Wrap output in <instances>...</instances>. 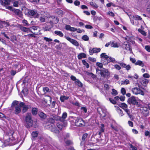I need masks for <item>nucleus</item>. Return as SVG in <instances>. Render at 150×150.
I'll return each instance as SVG.
<instances>
[{
	"mask_svg": "<svg viewBox=\"0 0 150 150\" xmlns=\"http://www.w3.org/2000/svg\"><path fill=\"white\" fill-rule=\"evenodd\" d=\"M131 91L133 94L135 95L140 94L142 96L144 95V92L138 87L133 88H132Z\"/></svg>",
	"mask_w": 150,
	"mask_h": 150,
	"instance_id": "4",
	"label": "nucleus"
},
{
	"mask_svg": "<svg viewBox=\"0 0 150 150\" xmlns=\"http://www.w3.org/2000/svg\"><path fill=\"white\" fill-rule=\"evenodd\" d=\"M100 57L101 58V59H104V60H108L109 58V57L104 53H102L100 55Z\"/></svg>",
	"mask_w": 150,
	"mask_h": 150,
	"instance_id": "18",
	"label": "nucleus"
},
{
	"mask_svg": "<svg viewBox=\"0 0 150 150\" xmlns=\"http://www.w3.org/2000/svg\"><path fill=\"white\" fill-rule=\"evenodd\" d=\"M130 148L132 149V150H137V147L132 144H130Z\"/></svg>",
	"mask_w": 150,
	"mask_h": 150,
	"instance_id": "63",
	"label": "nucleus"
},
{
	"mask_svg": "<svg viewBox=\"0 0 150 150\" xmlns=\"http://www.w3.org/2000/svg\"><path fill=\"white\" fill-rule=\"evenodd\" d=\"M38 133L37 131L33 132L32 133V136L33 138L37 137L38 135Z\"/></svg>",
	"mask_w": 150,
	"mask_h": 150,
	"instance_id": "37",
	"label": "nucleus"
},
{
	"mask_svg": "<svg viewBox=\"0 0 150 150\" xmlns=\"http://www.w3.org/2000/svg\"><path fill=\"white\" fill-rule=\"evenodd\" d=\"M54 33L55 34L61 37H62L64 35V34L62 32L56 30L54 32Z\"/></svg>",
	"mask_w": 150,
	"mask_h": 150,
	"instance_id": "28",
	"label": "nucleus"
},
{
	"mask_svg": "<svg viewBox=\"0 0 150 150\" xmlns=\"http://www.w3.org/2000/svg\"><path fill=\"white\" fill-rule=\"evenodd\" d=\"M15 13L19 17L21 18L23 16L22 12L19 9H16L15 11Z\"/></svg>",
	"mask_w": 150,
	"mask_h": 150,
	"instance_id": "20",
	"label": "nucleus"
},
{
	"mask_svg": "<svg viewBox=\"0 0 150 150\" xmlns=\"http://www.w3.org/2000/svg\"><path fill=\"white\" fill-rule=\"evenodd\" d=\"M19 28L22 31L24 32H27L30 30L29 28H26L21 25H20Z\"/></svg>",
	"mask_w": 150,
	"mask_h": 150,
	"instance_id": "19",
	"label": "nucleus"
},
{
	"mask_svg": "<svg viewBox=\"0 0 150 150\" xmlns=\"http://www.w3.org/2000/svg\"><path fill=\"white\" fill-rule=\"evenodd\" d=\"M144 116L146 117L148 116L149 114V112L146 108H144L142 111Z\"/></svg>",
	"mask_w": 150,
	"mask_h": 150,
	"instance_id": "21",
	"label": "nucleus"
},
{
	"mask_svg": "<svg viewBox=\"0 0 150 150\" xmlns=\"http://www.w3.org/2000/svg\"><path fill=\"white\" fill-rule=\"evenodd\" d=\"M126 91L124 88H122L121 89V93L123 95H124L126 94Z\"/></svg>",
	"mask_w": 150,
	"mask_h": 150,
	"instance_id": "59",
	"label": "nucleus"
},
{
	"mask_svg": "<svg viewBox=\"0 0 150 150\" xmlns=\"http://www.w3.org/2000/svg\"><path fill=\"white\" fill-rule=\"evenodd\" d=\"M104 125L103 124H102L101 125V128L100 130L98 133V134L99 135H101V133L103 132L104 131Z\"/></svg>",
	"mask_w": 150,
	"mask_h": 150,
	"instance_id": "29",
	"label": "nucleus"
},
{
	"mask_svg": "<svg viewBox=\"0 0 150 150\" xmlns=\"http://www.w3.org/2000/svg\"><path fill=\"white\" fill-rule=\"evenodd\" d=\"M101 62L103 65H107L110 62V61H109L108 60H104V59H101Z\"/></svg>",
	"mask_w": 150,
	"mask_h": 150,
	"instance_id": "34",
	"label": "nucleus"
},
{
	"mask_svg": "<svg viewBox=\"0 0 150 150\" xmlns=\"http://www.w3.org/2000/svg\"><path fill=\"white\" fill-rule=\"evenodd\" d=\"M44 100L46 103H48V101L51 102L52 101V98L50 96H46L45 97V98H44Z\"/></svg>",
	"mask_w": 150,
	"mask_h": 150,
	"instance_id": "24",
	"label": "nucleus"
},
{
	"mask_svg": "<svg viewBox=\"0 0 150 150\" xmlns=\"http://www.w3.org/2000/svg\"><path fill=\"white\" fill-rule=\"evenodd\" d=\"M18 102L16 100H15L12 103V108L14 106H16L17 105H18Z\"/></svg>",
	"mask_w": 150,
	"mask_h": 150,
	"instance_id": "47",
	"label": "nucleus"
},
{
	"mask_svg": "<svg viewBox=\"0 0 150 150\" xmlns=\"http://www.w3.org/2000/svg\"><path fill=\"white\" fill-rule=\"evenodd\" d=\"M127 102L129 104L133 105H137L138 104L136 98L134 96H132L129 98L128 99Z\"/></svg>",
	"mask_w": 150,
	"mask_h": 150,
	"instance_id": "6",
	"label": "nucleus"
},
{
	"mask_svg": "<svg viewBox=\"0 0 150 150\" xmlns=\"http://www.w3.org/2000/svg\"><path fill=\"white\" fill-rule=\"evenodd\" d=\"M109 100L110 102L114 104H115L116 103V100H115L111 98H109Z\"/></svg>",
	"mask_w": 150,
	"mask_h": 150,
	"instance_id": "52",
	"label": "nucleus"
},
{
	"mask_svg": "<svg viewBox=\"0 0 150 150\" xmlns=\"http://www.w3.org/2000/svg\"><path fill=\"white\" fill-rule=\"evenodd\" d=\"M62 119L61 117L59 116H58L55 115L53 116L52 118H51L50 119V121L51 122L53 123L54 122V120H59L61 122V120Z\"/></svg>",
	"mask_w": 150,
	"mask_h": 150,
	"instance_id": "17",
	"label": "nucleus"
},
{
	"mask_svg": "<svg viewBox=\"0 0 150 150\" xmlns=\"http://www.w3.org/2000/svg\"><path fill=\"white\" fill-rule=\"evenodd\" d=\"M28 13L29 15L33 16L34 18H38L40 16V14L38 13L37 11L35 10H29Z\"/></svg>",
	"mask_w": 150,
	"mask_h": 150,
	"instance_id": "7",
	"label": "nucleus"
},
{
	"mask_svg": "<svg viewBox=\"0 0 150 150\" xmlns=\"http://www.w3.org/2000/svg\"><path fill=\"white\" fill-rule=\"evenodd\" d=\"M104 88L106 90H108L109 88V86L107 84H104Z\"/></svg>",
	"mask_w": 150,
	"mask_h": 150,
	"instance_id": "62",
	"label": "nucleus"
},
{
	"mask_svg": "<svg viewBox=\"0 0 150 150\" xmlns=\"http://www.w3.org/2000/svg\"><path fill=\"white\" fill-rule=\"evenodd\" d=\"M117 111L120 116H122L124 115L123 112L121 109L119 108L118 109H117Z\"/></svg>",
	"mask_w": 150,
	"mask_h": 150,
	"instance_id": "43",
	"label": "nucleus"
},
{
	"mask_svg": "<svg viewBox=\"0 0 150 150\" xmlns=\"http://www.w3.org/2000/svg\"><path fill=\"white\" fill-rule=\"evenodd\" d=\"M108 60L110 61V62H114L115 61V59L114 58L111 57H109Z\"/></svg>",
	"mask_w": 150,
	"mask_h": 150,
	"instance_id": "56",
	"label": "nucleus"
},
{
	"mask_svg": "<svg viewBox=\"0 0 150 150\" xmlns=\"http://www.w3.org/2000/svg\"><path fill=\"white\" fill-rule=\"evenodd\" d=\"M13 0H0L1 4L3 6H6V8L10 10H12L13 8L11 6H6V5L9 4L10 2Z\"/></svg>",
	"mask_w": 150,
	"mask_h": 150,
	"instance_id": "5",
	"label": "nucleus"
},
{
	"mask_svg": "<svg viewBox=\"0 0 150 150\" xmlns=\"http://www.w3.org/2000/svg\"><path fill=\"white\" fill-rule=\"evenodd\" d=\"M100 49L99 48L93 47L92 49L89 50L90 54L92 55L94 53H97L99 52Z\"/></svg>",
	"mask_w": 150,
	"mask_h": 150,
	"instance_id": "12",
	"label": "nucleus"
},
{
	"mask_svg": "<svg viewBox=\"0 0 150 150\" xmlns=\"http://www.w3.org/2000/svg\"><path fill=\"white\" fill-rule=\"evenodd\" d=\"M22 23L24 26L28 27L30 26V24L28 23V22L25 19H23L22 20Z\"/></svg>",
	"mask_w": 150,
	"mask_h": 150,
	"instance_id": "33",
	"label": "nucleus"
},
{
	"mask_svg": "<svg viewBox=\"0 0 150 150\" xmlns=\"http://www.w3.org/2000/svg\"><path fill=\"white\" fill-rule=\"evenodd\" d=\"M21 3V0H16L14 2L13 6L15 7H18L19 5H20Z\"/></svg>",
	"mask_w": 150,
	"mask_h": 150,
	"instance_id": "22",
	"label": "nucleus"
},
{
	"mask_svg": "<svg viewBox=\"0 0 150 150\" xmlns=\"http://www.w3.org/2000/svg\"><path fill=\"white\" fill-rule=\"evenodd\" d=\"M81 110L82 112L86 113L87 111V109L85 107H82L81 108Z\"/></svg>",
	"mask_w": 150,
	"mask_h": 150,
	"instance_id": "50",
	"label": "nucleus"
},
{
	"mask_svg": "<svg viewBox=\"0 0 150 150\" xmlns=\"http://www.w3.org/2000/svg\"><path fill=\"white\" fill-rule=\"evenodd\" d=\"M25 121L29 127H32L33 124V121L32 119L30 113H27L25 117Z\"/></svg>",
	"mask_w": 150,
	"mask_h": 150,
	"instance_id": "3",
	"label": "nucleus"
},
{
	"mask_svg": "<svg viewBox=\"0 0 150 150\" xmlns=\"http://www.w3.org/2000/svg\"><path fill=\"white\" fill-rule=\"evenodd\" d=\"M19 105L23 108L22 111L23 113L26 112L28 110V106L27 105H25V103L23 102H21L19 103Z\"/></svg>",
	"mask_w": 150,
	"mask_h": 150,
	"instance_id": "10",
	"label": "nucleus"
},
{
	"mask_svg": "<svg viewBox=\"0 0 150 150\" xmlns=\"http://www.w3.org/2000/svg\"><path fill=\"white\" fill-rule=\"evenodd\" d=\"M129 83V81L128 79H125L121 81V85H127Z\"/></svg>",
	"mask_w": 150,
	"mask_h": 150,
	"instance_id": "36",
	"label": "nucleus"
},
{
	"mask_svg": "<svg viewBox=\"0 0 150 150\" xmlns=\"http://www.w3.org/2000/svg\"><path fill=\"white\" fill-rule=\"evenodd\" d=\"M82 39L84 40L88 41L89 39V38L87 35H84L82 37Z\"/></svg>",
	"mask_w": 150,
	"mask_h": 150,
	"instance_id": "46",
	"label": "nucleus"
},
{
	"mask_svg": "<svg viewBox=\"0 0 150 150\" xmlns=\"http://www.w3.org/2000/svg\"><path fill=\"white\" fill-rule=\"evenodd\" d=\"M124 110L130 119L132 120H133L134 118L133 115H132V111L128 109V108L125 110Z\"/></svg>",
	"mask_w": 150,
	"mask_h": 150,
	"instance_id": "15",
	"label": "nucleus"
},
{
	"mask_svg": "<svg viewBox=\"0 0 150 150\" xmlns=\"http://www.w3.org/2000/svg\"><path fill=\"white\" fill-rule=\"evenodd\" d=\"M74 4L75 6H78L80 4V2L78 0H76L74 2Z\"/></svg>",
	"mask_w": 150,
	"mask_h": 150,
	"instance_id": "61",
	"label": "nucleus"
},
{
	"mask_svg": "<svg viewBox=\"0 0 150 150\" xmlns=\"http://www.w3.org/2000/svg\"><path fill=\"white\" fill-rule=\"evenodd\" d=\"M87 73V75L91 77L93 79L95 78V76L92 73H89L88 72Z\"/></svg>",
	"mask_w": 150,
	"mask_h": 150,
	"instance_id": "54",
	"label": "nucleus"
},
{
	"mask_svg": "<svg viewBox=\"0 0 150 150\" xmlns=\"http://www.w3.org/2000/svg\"><path fill=\"white\" fill-rule=\"evenodd\" d=\"M135 64L136 65H139L142 67L144 66V64L143 63V62L139 60L135 63Z\"/></svg>",
	"mask_w": 150,
	"mask_h": 150,
	"instance_id": "32",
	"label": "nucleus"
},
{
	"mask_svg": "<svg viewBox=\"0 0 150 150\" xmlns=\"http://www.w3.org/2000/svg\"><path fill=\"white\" fill-rule=\"evenodd\" d=\"M86 57V54L83 53H81L79 54L78 56V57L79 59H81L82 58H85Z\"/></svg>",
	"mask_w": 150,
	"mask_h": 150,
	"instance_id": "26",
	"label": "nucleus"
},
{
	"mask_svg": "<svg viewBox=\"0 0 150 150\" xmlns=\"http://www.w3.org/2000/svg\"><path fill=\"white\" fill-rule=\"evenodd\" d=\"M82 62L83 64L86 66V67L88 68L89 67V64L86 62L85 60H83Z\"/></svg>",
	"mask_w": 150,
	"mask_h": 150,
	"instance_id": "39",
	"label": "nucleus"
},
{
	"mask_svg": "<svg viewBox=\"0 0 150 150\" xmlns=\"http://www.w3.org/2000/svg\"><path fill=\"white\" fill-rule=\"evenodd\" d=\"M130 19L132 24L134 25H137V23L136 22H135V21H134V19L136 21L139 20H142V18L140 16L137 15H135L133 16L132 17L130 18Z\"/></svg>",
	"mask_w": 150,
	"mask_h": 150,
	"instance_id": "8",
	"label": "nucleus"
},
{
	"mask_svg": "<svg viewBox=\"0 0 150 150\" xmlns=\"http://www.w3.org/2000/svg\"><path fill=\"white\" fill-rule=\"evenodd\" d=\"M103 64L102 63L97 62L96 63V65L100 68H102Z\"/></svg>",
	"mask_w": 150,
	"mask_h": 150,
	"instance_id": "44",
	"label": "nucleus"
},
{
	"mask_svg": "<svg viewBox=\"0 0 150 150\" xmlns=\"http://www.w3.org/2000/svg\"><path fill=\"white\" fill-rule=\"evenodd\" d=\"M12 108L14 110L15 113L16 114L20 113L21 111V108L19 105H17L16 106H14Z\"/></svg>",
	"mask_w": 150,
	"mask_h": 150,
	"instance_id": "14",
	"label": "nucleus"
},
{
	"mask_svg": "<svg viewBox=\"0 0 150 150\" xmlns=\"http://www.w3.org/2000/svg\"><path fill=\"white\" fill-rule=\"evenodd\" d=\"M69 98L68 96H61L60 97V100L62 102H64L65 100H67Z\"/></svg>",
	"mask_w": 150,
	"mask_h": 150,
	"instance_id": "25",
	"label": "nucleus"
},
{
	"mask_svg": "<svg viewBox=\"0 0 150 150\" xmlns=\"http://www.w3.org/2000/svg\"><path fill=\"white\" fill-rule=\"evenodd\" d=\"M67 124V122H58L57 124V126L58 128L60 130H61L63 128V127L66 126Z\"/></svg>",
	"mask_w": 150,
	"mask_h": 150,
	"instance_id": "11",
	"label": "nucleus"
},
{
	"mask_svg": "<svg viewBox=\"0 0 150 150\" xmlns=\"http://www.w3.org/2000/svg\"><path fill=\"white\" fill-rule=\"evenodd\" d=\"M75 83L79 87H82L83 86L82 83L78 79L76 80Z\"/></svg>",
	"mask_w": 150,
	"mask_h": 150,
	"instance_id": "31",
	"label": "nucleus"
},
{
	"mask_svg": "<svg viewBox=\"0 0 150 150\" xmlns=\"http://www.w3.org/2000/svg\"><path fill=\"white\" fill-rule=\"evenodd\" d=\"M96 74L98 75H100L102 77L106 79H108L109 77L110 73L108 69L103 68L102 69H100L98 68H96Z\"/></svg>",
	"mask_w": 150,
	"mask_h": 150,
	"instance_id": "1",
	"label": "nucleus"
},
{
	"mask_svg": "<svg viewBox=\"0 0 150 150\" xmlns=\"http://www.w3.org/2000/svg\"><path fill=\"white\" fill-rule=\"evenodd\" d=\"M88 135V134L87 133L84 134L82 137V141H84L85 139L86 138Z\"/></svg>",
	"mask_w": 150,
	"mask_h": 150,
	"instance_id": "49",
	"label": "nucleus"
},
{
	"mask_svg": "<svg viewBox=\"0 0 150 150\" xmlns=\"http://www.w3.org/2000/svg\"><path fill=\"white\" fill-rule=\"evenodd\" d=\"M11 41H13L14 40H16V37L14 35H13L12 36L11 38L9 39Z\"/></svg>",
	"mask_w": 150,
	"mask_h": 150,
	"instance_id": "60",
	"label": "nucleus"
},
{
	"mask_svg": "<svg viewBox=\"0 0 150 150\" xmlns=\"http://www.w3.org/2000/svg\"><path fill=\"white\" fill-rule=\"evenodd\" d=\"M97 110L99 113L101 115H102V113L100 112L101 111L104 114L103 117H105L106 116L107 112L106 109L105 107H102L98 108L97 109Z\"/></svg>",
	"mask_w": 150,
	"mask_h": 150,
	"instance_id": "9",
	"label": "nucleus"
},
{
	"mask_svg": "<svg viewBox=\"0 0 150 150\" xmlns=\"http://www.w3.org/2000/svg\"><path fill=\"white\" fill-rule=\"evenodd\" d=\"M72 120L74 122L75 125L78 127H82L84 125L85 123L83 120L80 117H71Z\"/></svg>",
	"mask_w": 150,
	"mask_h": 150,
	"instance_id": "2",
	"label": "nucleus"
},
{
	"mask_svg": "<svg viewBox=\"0 0 150 150\" xmlns=\"http://www.w3.org/2000/svg\"><path fill=\"white\" fill-rule=\"evenodd\" d=\"M38 115L40 118L42 119H45L47 117L46 115L42 112H39Z\"/></svg>",
	"mask_w": 150,
	"mask_h": 150,
	"instance_id": "27",
	"label": "nucleus"
},
{
	"mask_svg": "<svg viewBox=\"0 0 150 150\" xmlns=\"http://www.w3.org/2000/svg\"><path fill=\"white\" fill-rule=\"evenodd\" d=\"M120 107L124 110L128 108L127 105L125 103H122L120 104Z\"/></svg>",
	"mask_w": 150,
	"mask_h": 150,
	"instance_id": "35",
	"label": "nucleus"
},
{
	"mask_svg": "<svg viewBox=\"0 0 150 150\" xmlns=\"http://www.w3.org/2000/svg\"><path fill=\"white\" fill-rule=\"evenodd\" d=\"M43 91L45 93H47L49 92V89L47 87H44L43 89Z\"/></svg>",
	"mask_w": 150,
	"mask_h": 150,
	"instance_id": "53",
	"label": "nucleus"
},
{
	"mask_svg": "<svg viewBox=\"0 0 150 150\" xmlns=\"http://www.w3.org/2000/svg\"><path fill=\"white\" fill-rule=\"evenodd\" d=\"M110 45L112 47H118V45L117 42H115L114 41H110L109 42L106 43L105 46V47H108Z\"/></svg>",
	"mask_w": 150,
	"mask_h": 150,
	"instance_id": "16",
	"label": "nucleus"
},
{
	"mask_svg": "<svg viewBox=\"0 0 150 150\" xmlns=\"http://www.w3.org/2000/svg\"><path fill=\"white\" fill-rule=\"evenodd\" d=\"M38 109L36 108H33L32 109V113L33 115H35L37 114L38 112Z\"/></svg>",
	"mask_w": 150,
	"mask_h": 150,
	"instance_id": "30",
	"label": "nucleus"
},
{
	"mask_svg": "<svg viewBox=\"0 0 150 150\" xmlns=\"http://www.w3.org/2000/svg\"><path fill=\"white\" fill-rule=\"evenodd\" d=\"M88 59L90 61L93 62H96V59L95 58H93L91 57H89L88 58Z\"/></svg>",
	"mask_w": 150,
	"mask_h": 150,
	"instance_id": "58",
	"label": "nucleus"
},
{
	"mask_svg": "<svg viewBox=\"0 0 150 150\" xmlns=\"http://www.w3.org/2000/svg\"><path fill=\"white\" fill-rule=\"evenodd\" d=\"M70 42L75 46L79 45V43L76 41L72 39Z\"/></svg>",
	"mask_w": 150,
	"mask_h": 150,
	"instance_id": "41",
	"label": "nucleus"
},
{
	"mask_svg": "<svg viewBox=\"0 0 150 150\" xmlns=\"http://www.w3.org/2000/svg\"><path fill=\"white\" fill-rule=\"evenodd\" d=\"M67 114L66 112H64L62 115V117H61L62 119L61 120V122H66L65 121V119L67 117Z\"/></svg>",
	"mask_w": 150,
	"mask_h": 150,
	"instance_id": "23",
	"label": "nucleus"
},
{
	"mask_svg": "<svg viewBox=\"0 0 150 150\" xmlns=\"http://www.w3.org/2000/svg\"><path fill=\"white\" fill-rule=\"evenodd\" d=\"M90 4L92 6H93L96 8H98V6H97V4L93 2H91L90 3Z\"/></svg>",
	"mask_w": 150,
	"mask_h": 150,
	"instance_id": "45",
	"label": "nucleus"
},
{
	"mask_svg": "<svg viewBox=\"0 0 150 150\" xmlns=\"http://www.w3.org/2000/svg\"><path fill=\"white\" fill-rule=\"evenodd\" d=\"M114 67L117 70H120L121 69V67L117 65V64H115L114 65Z\"/></svg>",
	"mask_w": 150,
	"mask_h": 150,
	"instance_id": "55",
	"label": "nucleus"
},
{
	"mask_svg": "<svg viewBox=\"0 0 150 150\" xmlns=\"http://www.w3.org/2000/svg\"><path fill=\"white\" fill-rule=\"evenodd\" d=\"M138 31L139 32L141 33L144 36H146V33L144 30H142V29L139 28L138 30Z\"/></svg>",
	"mask_w": 150,
	"mask_h": 150,
	"instance_id": "38",
	"label": "nucleus"
},
{
	"mask_svg": "<svg viewBox=\"0 0 150 150\" xmlns=\"http://www.w3.org/2000/svg\"><path fill=\"white\" fill-rule=\"evenodd\" d=\"M43 40H45L47 42H50L52 41V40L50 38L46 37H44L43 38Z\"/></svg>",
	"mask_w": 150,
	"mask_h": 150,
	"instance_id": "51",
	"label": "nucleus"
},
{
	"mask_svg": "<svg viewBox=\"0 0 150 150\" xmlns=\"http://www.w3.org/2000/svg\"><path fill=\"white\" fill-rule=\"evenodd\" d=\"M115 62L118 63L120 65V66L123 68H125L126 65L123 62H117V61H116Z\"/></svg>",
	"mask_w": 150,
	"mask_h": 150,
	"instance_id": "42",
	"label": "nucleus"
},
{
	"mask_svg": "<svg viewBox=\"0 0 150 150\" xmlns=\"http://www.w3.org/2000/svg\"><path fill=\"white\" fill-rule=\"evenodd\" d=\"M11 137H10L8 141L9 142L11 145H13L16 144L17 143V139L14 138L12 136H11Z\"/></svg>",
	"mask_w": 150,
	"mask_h": 150,
	"instance_id": "13",
	"label": "nucleus"
},
{
	"mask_svg": "<svg viewBox=\"0 0 150 150\" xmlns=\"http://www.w3.org/2000/svg\"><path fill=\"white\" fill-rule=\"evenodd\" d=\"M111 93L113 96H116L118 94L117 91L114 89H112V92Z\"/></svg>",
	"mask_w": 150,
	"mask_h": 150,
	"instance_id": "48",
	"label": "nucleus"
},
{
	"mask_svg": "<svg viewBox=\"0 0 150 150\" xmlns=\"http://www.w3.org/2000/svg\"><path fill=\"white\" fill-rule=\"evenodd\" d=\"M52 131L55 133H59V131L56 127H53L52 129Z\"/></svg>",
	"mask_w": 150,
	"mask_h": 150,
	"instance_id": "40",
	"label": "nucleus"
},
{
	"mask_svg": "<svg viewBox=\"0 0 150 150\" xmlns=\"http://www.w3.org/2000/svg\"><path fill=\"white\" fill-rule=\"evenodd\" d=\"M147 11L150 13V4H149L147 6Z\"/></svg>",
	"mask_w": 150,
	"mask_h": 150,
	"instance_id": "64",
	"label": "nucleus"
},
{
	"mask_svg": "<svg viewBox=\"0 0 150 150\" xmlns=\"http://www.w3.org/2000/svg\"><path fill=\"white\" fill-rule=\"evenodd\" d=\"M50 28L48 26H46L45 27H43V29L44 31H50Z\"/></svg>",
	"mask_w": 150,
	"mask_h": 150,
	"instance_id": "57",
	"label": "nucleus"
}]
</instances>
